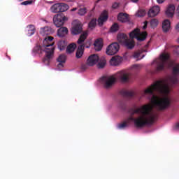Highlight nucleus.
<instances>
[{
	"label": "nucleus",
	"instance_id": "nucleus-29",
	"mask_svg": "<svg viewBox=\"0 0 179 179\" xmlns=\"http://www.w3.org/2000/svg\"><path fill=\"white\" fill-rule=\"evenodd\" d=\"M34 52L36 54H41L43 51L45 52V46L43 45V46H36L33 50Z\"/></svg>",
	"mask_w": 179,
	"mask_h": 179
},
{
	"label": "nucleus",
	"instance_id": "nucleus-8",
	"mask_svg": "<svg viewBox=\"0 0 179 179\" xmlns=\"http://www.w3.org/2000/svg\"><path fill=\"white\" fill-rule=\"evenodd\" d=\"M68 20V17L64 13H59L54 16L53 22L56 27H61Z\"/></svg>",
	"mask_w": 179,
	"mask_h": 179
},
{
	"label": "nucleus",
	"instance_id": "nucleus-9",
	"mask_svg": "<svg viewBox=\"0 0 179 179\" xmlns=\"http://www.w3.org/2000/svg\"><path fill=\"white\" fill-rule=\"evenodd\" d=\"M118 51H120V44H118L117 42L110 43L106 48L107 55H115Z\"/></svg>",
	"mask_w": 179,
	"mask_h": 179
},
{
	"label": "nucleus",
	"instance_id": "nucleus-14",
	"mask_svg": "<svg viewBox=\"0 0 179 179\" xmlns=\"http://www.w3.org/2000/svg\"><path fill=\"white\" fill-rule=\"evenodd\" d=\"M129 38H128V35L124 33H119L117 34V41L120 44L123 45Z\"/></svg>",
	"mask_w": 179,
	"mask_h": 179
},
{
	"label": "nucleus",
	"instance_id": "nucleus-50",
	"mask_svg": "<svg viewBox=\"0 0 179 179\" xmlns=\"http://www.w3.org/2000/svg\"><path fill=\"white\" fill-rule=\"evenodd\" d=\"M177 1H179V0H177Z\"/></svg>",
	"mask_w": 179,
	"mask_h": 179
},
{
	"label": "nucleus",
	"instance_id": "nucleus-17",
	"mask_svg": "<svg viewBox=\"0 0 179 179\" xmlns=\"http://www.w3.org/2000/svg\"><path fill=\"white\" fill-rule=\"evenodd\" d=\"M66 62V55H60L57 58V62H59L57 65V68L61 69V68H64V64Z\"/></svg>",
	"mask_w": 179,
	"mask_h": 179
},
{
	"label": "nucleus",
	"instance_id": "nucleus-21",
	"mask_svg": "<svg viewBox=\"0 0 179 179\" xmlns=\"http://www.w3.org/2000/svg\"><path fill=\"white\" fill-rule=\"evenodd\" d=\"M95 51H101V48H103V39L98 38L95 41L94 43Z\"/></svg>",
	"mask_w": 179,
	"mask_h": 179
},
{
	"label": "nucleus",
	"instance_id": "nucleus-40",
	"mask_svg": "<svg viewBox=\"0 0 179 179\" xmlns=\"http://www.w3.org/2000/svg\"><path fill=\"white\" fill-rule=\"evenodd\" d=\"M118 6H119L118 3H114L113 4V6H112V8H113V9H117V8H118Z\"/></svg>",
	"mask_w": 179,
	"mask_h": 179
},
{
	"label": "nucleus",
	"instance_id": "nucleus-22",
	"mask_svg": "<svg viewBox=\"0 0 179 179\" xmlns=\"http://www.w3.org/2000/svg\"><path fill=\"white\" fill-rule=\"evenodd\" d=\"M40 33L42 36H50V34H52V30L50 27H45L41 29Z\"/></svg>",
	"mask_w": 179,
	"mask_h": 179
},
{
	"label": "nucleus",
	"instance_id": "nucleus-3",
	"mask_svg": "<svg viewBox=\"0 0 179 179\" xmlns=\"http://www.w3.org/2000/svg\"><path fill=\"white\" fill-rule=\"evenodd\" d=\"M116 78L114 76H105L100 78L101 83L103 85L105 89H110L117 82V79L123 83H126L129 80L130 74L128 71L122 70L119 71L116 75Z\"/></svg>",
	"mask_w": 179,
	"mask_h": 179
},
{
	"label": "nucleus",
	"instance_id": "nucleus-26",
	"mask_svg": "<svg viewBox=\"0 0 179 179\" xmlns=\"http://www.w3.org/2000/svg\"><path fill=\"white\" fill-rule=\"evenodd\" d=\"M75 50H76V44L73 43H70L66 48V52L67 54H72V52H73Z\"/></svg>",
	"mask_w": 179,
	"mask_h": 179
},
{
	"label": "nucleus",
	"instance_id": "nucleus-41",
	"mask_svg": "<svg viewBox=\"0 0 179 179\" xmlns=\"http://www.w3.org/2000/svg\"><path fill=\"white\" fill-rule=\"evenodd\" d=\"M148 21H145V22H144V26L143 27V30H145V29L148 27Z\"/></svg>",
	"mask_w": 179,
	"mask_h": 179
},
{
	"label": "nucleus",
	"instance_id": "nucleus-34",
	"mask_svg": "<svg viewBox=\"0 0 179 179\" xmlns=\"http://www.w3.org/2000/svg\"><path fill=\"white\" fill-rule=\"evenodd\" d=\"M86 13H87V9L85 7L80 8L78 10V15H80V16H85V15H86Z\"/></svg>",
	"mask_w": 179,
	"mask_h": 179
},
{
	"label": "nucleus",
	"instance_id": "nucleus-6",
	"mask_svg": "<svg viewBox=\"0 0 179 179\" xmlns=\"http://www.w3.org/2000/svg\"><path fill=\"white\" fill-rule=\"evenodd\" d=\"M129 37L130 38H136L138 41H145L148 37V33L146 31L141 33L139 29L136 28L129 33Z\"/></svg>",
	"mask_w": 179,
	"mask_h": 179
},
{
	"label": "nucleus",
	"instance_id": "nucleus-7",
	"mask_svg": "<svg viewBox=\"0 0 179 179\" xmlns=\"http://www.w3.org/2000/svg\"><path fill=\"white\" fill-rule=\"evenodd\" d=\"M69 9V6L64 3H59L51 6L50 10L53 13H62Z\"/></svg>",
	"mask_w": 179,
	"mask_h": 179
},
{
	"label": "nucleus",
	"instance_id": "nucleus-24",
	"mask_svg": "<svg viewBox=\"0 0 179 179\" xmlns=\"http://www.w3.org/2000/svg\"><path fill=\"white\" fill-rule=\"evenodd\" d=\"M83 52H85V49H83V45H79L76 52V58H78V59H79L80 58H82L83 55Z\"/></svg>",
	"mask_w": 179,
	"mask_h": 179
},
{
	"label": "nucleus",
	"instance_id": "nucleus-20",
	"mask_svg": "<svg viewBox=\"0 0 179 179\" xmlns=\"http://www.w3.org/2000/svg\"><path fill=\"white\" fill-rule=\"evenodd\" d=\"M176 10V6L174 5H169L166 10V15L168 17H173L174 16V11Z\"/></svg>",
	"mask_w": 179,
	"mask_h": 179
},
{
	"label": "nucleus",
	"instance_id": "nucleus-5",
	"mask_svg": "<svg viewBox=\"0 0 179 179\" xmlns=\"http://www.w3.org/2000/svg\"><path fill=\"white\" fill-rule=\"evenodd\" d=\"M169 58L170 56L169 54L163 53L160 55L159 59L154 61V64H157L155 73H157V72H162V71H164L166 65H167L168 68H171L173 66L174 62L172 61H169Z\"/></svg>",
	"mask_w": 179,
	"mask_h": 179
},
{
	"label": "nucleus",
	"instance_id": "nucleus-39",
	"mask_svg": "<svg viewBox=\"0 0 179 179\" xmlns=\"http://www.w3.org/2000/svg\"><path fill=\"white\" fill-rule=\"evenodd\" d=\"M87 68H89V64H87V63L86 64H82L81 66L82 71H86Z\"/></svg>",
	"mask_w": 179,
	"mask_h": 179
},
{
	"label": "nucleus",
	"instance_id": "nucleus-11",
	"mask_svg": "<svg viewBox=\"0 0 179 179\" xmlns=\"http://www.w3.org/2000/svg\"><path fill=\"white\" fill-rule=\"evenodd\" d=\"M99 55L94 54L91 55L87 59V64L89 65V66H93L94 65H96L97 62H99Z\"/></svg>",
	"mask_w": 179,
	"mask_h": 179
},
{
	"label": "nucleus",
	"instance_id": "nucleus-27",
	"mask_svg": "<svg viewBox=\"0 0 179 179\" xmlns=\"http://www.w3.org/2000/svg\"><path fill=\"white\" fill-rule=\"evenodd\" d=\"M120 94H122V96H123V97H134V92L132 91L122 90L120 92Z\"/></svg>",
	"mask_w": 179,
	"mask_h": 179
},
{
	"label": "nucleus",
	"instance_id": "nucleus-35",
	"mask_svg": "<svg viewBox=\"0 0 179 179\" xmlns=\"http://www.w3.org/2000/svg\"><path fill=\"white\" fill-rule=\"evenodd\" d=\"M120 29V26H118L117 23H114L110 27V31L115 33V31H118Z\"/></svg>",
	"mask_w": 179,
	"mask_h": 179
},
{
	"label": "nucleus",
	"instance_id": "nucleus-15",
	"mask_svg": "<svg viewBox=\"0 0 179 179\" xmlns=\"http://www.w3.org/2000/svg\"><path fill=\"white\" fill-rule=\"evenodd\" d=\"M117 20L122 23H127L129 22V16L127 13H120L117 15Z\"/></svg>",
	"mask_w": 179,
	"mask_h": 179
},
{
	"label": "nucleus",
	"instance_id": "nucleus-36",
	"mask_svg": "<svg viewBox=\"0 0 179 179\" xmlns=\"http://www.w3.org/2000/svg\"><path fill=\"white\" fill-rule=\"evenodd\" d=\"M146 15V11L145 10H138L136 13V16L138 17H143Z\"/></svg>",
	"mask_w": 179,
	"mask_h": 179
},
{
	"label": "nucleus",
	"instance_id": "nucleus-28",
	"mask_svg": "<svg viewBox=\"0 0 179 179\" xmlns=\"http://www.w3.org/2000/svg\"><path fill=\"white\" fill-rule=\"evenodd\" d=\"M66 45H68V43L65 41H60L57 43V47L60 51H64L66 48Z\"/></svg>",
	"mask_w": 179,
	"mask_h": 179
},
{
	"label": "nucleus",
	"instance_id": "nucleus-30",
	"mask_svg": "<svg viewBox=\"0 0 179 179\" xmlns=\"http://www.w3.org/2000/svg\"><path fill=\"white\" fill-rule=\"evenodd\" d=\"M28 29V34L27 36L29 37H30L31 36H33V34H34V33H36V27H34V25H29L27 27Z\"/></svg>",
	"mask_w": 179,
	"mask_h": 179
},
{
	"label": "nucleus",
	"instance_id": "nucleus-51",
	"mask_svg": "<svg viewBox=\"0 0 179 179\" xmlns=\"http://www.w3.org/2000/svg\"><path fill=\"white\" fill-rule=\"evenodd\" d=\"M177 1H179V0H177Z\"/></svg>",
	"mask_w": 179,
	"mask_h": 179
},
{
	"label": "nucleus",
	"instance_id": "nucleus-42",
	"mask_svg": "<svg viewBox=\"0 0 179 179\" xmlns=\"http://www.w3.org/2000/svg\"><path fill=\"white\" fill-rule=\"evenodd\" d=\"M120 108L122 110H126L127 106H125V105H120Z\"/></svg>",
	"mask_w": 179,
	"mask_h": 179
},
{
	"label": "nucleus",
	"instance_id": "nucleus-31",
	"mask_svg": "<svg viewBox=\"0 0 179 179\" xmlns=\"http://www.w3.org/2000/svg\"><path fill=\"white\" fill-rule=\"evenodd\" d=\"M96 24H97V19L93 18L89 22L88 26L90 29H94V27H96Z\"/></svg>",
	"mask_w": 179,
	"mask_h": 179
},
{
	"label": "nucleus",
	"instance_id": "nucleus-18",
	"mask_svg": "<svg viewBox=\"0 0 179 179\" xmlns=\"http://www.w3.org/2000/svg\"><path fill=\"white\" fill-rule=\"evenodd\" d=\"M83 29L82 28V25L80 24H76L72 29L71 32L73 34H80L82 33Z\"/></svg>",
	"mask_w": 179,
	"mask_h": 179
},
{
	"label": "nucleus",
	"instance_id": "nucleus-49",
	"mask_svg": "<svg viewBox=\"0 0 179 179\" xmlns=\"http://www.w3.org/2000/svg\"><path fill=\"white\" fill-rule=\"evenodd\" d=\"M145 57V55H143L142 58H143Z\"/></svg>",
	"mask_w": 179,
	"mask_h": 179
},
{
	"label": "nucleus",
	"instance_id": "nucleus-12",
	"mask_svg": "<svg viewBox=\"0 0 179 179\" xmlns=\"http://www.w3.org/2000/svg\"><path fill=\"white\" fill-rule=\"evenodd\" d=\"M108 19V13L107 12V10H103L97 20L99 26H103V24H104V22H107Z\"/></svg>",
	"mask_w": 179,
	"mask_h": 179
},
{
	"label": "nucleus",
	"instance_id": "nucleus-16",
	"mask_svg": "<svg viewBox=\"0 0 179 179\" xmlns=\"http://www.w3.org/2000/svg\"><path fill=\"white\" fill-rule=\"evenodd\" d=\"M121 62H122V57L120 56L113 57L110 60V64L113 66H117V65L121 64Z\"/></svg>",
	"mask_w": 179,
	"mask_h": 179
},
{
	"label": "nucleus",
	"instance_id": "nucleus-10",
	"mask_svg": "<svg viewBox=\"0 0 179 179\" xmlns=\"http://www.w3.org/2000/svg\"><path fill=\"white\" fill-rule=\"evenodd\" d=\"M87 38V32H83L79 37L77 43L80 45H83V50L85 48H90V41H86L85 43V40Z\"/></svg>",
	"mask_w": 179,
	"mask_h": 179
},
{
	"label": "nucleus",
	"instance_id": "nucleus-13",
	"mask_svg": "<svg viewBox=\"0 0 179 179\" xmlns=\"http://www.w3.org/2000/svg\"><path fill=\"white\" fill-rule=\"evenodd\" d=\"M159 12L160 7L158 6H155L149 10L148 15L149 17H155V16H157V15H159Z\"/></svg>",
	"mask_w": 179,
	"mask_h": 179
},
{
	"label": "nucleus",
	"instance_id": "nucleus-46",
	"mask_svg": "<svg viewBox=\"0 0 179 179\" xmlns=\"http://www.w3.org/2000/svg\"><path fill=\"white\" fill-rule=\"evenodd\" d=\"M138 64H135V65L134 66V68H138Z\"/></svg>",
	"mask_w": 179,
	"mask_h": 179
},
{
	"label": "nucleus",
	"instance_id": "nucleus-44",
	"mask_svg": "<svg viewBox=\"0 0 179 179\" xmlns=\"http://www.w3.org/2000/svg\"><path fill=\"white\" fill-rule=\"evenodd\" d=\"M175 129H179V122L176 124Z\"/></svg>",
	"mask_w": 179,
	"mask_h": 179
},
{
	"label": "nucleus",
	"instance_id": "nucleus-43",
	"mask_svg": "<svg viewBox=\"0 0 179 179\" xmlns=\"http://www.w3.org/2000/svg\"><path fill=\"white\" fill-rule=\"evenodd\" d=\"M164 1H166V0H157V2L158 3H163V2H164Z\"/></svg>",
	"mask_w": 179,
	"mask_h": 179
},
{
	"label": "nucleus",
	"instance_id": "nucleus-38",
	"mask_svg": "<svg viewBox=\"0 0 179 179\" xmlns=\"http://www.w3.org/2000/svg\"><path fill=\"white\" fill-rule=\"evenodd\" d=\"M33 3V1L27 0L21 3V5H24L27 6V5H31Z\"/></svg>",
	"mask_w": 179,
	"mask_h": 179
},
{
	"label": "nucleus",
	"instance_id": "nucleus-48",
	"mask_svg": "<svg viewBox=\"0 0 179 179\" xmlns=\"http://www.w3.org/2000/svg\"><path fill=\"white\" fill-rule=\"evenodd\" d=\"M71 10H73V12H74V10H76V8H73Z\"/></svg>",
	"mask_w": 179,
	"mask_h": 179
},
{
	"label": "nucleus",
	"instance_id": "nucleus-19",
	"mask_svg": "<svg viewBox=\"0 0 179 179\" xmlns=\"http://www.w3.org/2000/svg\"><path fill=\"white\" fill-rule=\"evenodd\" d=\"M170 29H171V23L170 22V20H164L162 22V29L164 33H167Z\"/></svg>",
	"mask_w": 179,
	"mask_h": 179
},
{
	"label": "nucleus",
	"instance_id": "nucleus-45",
	"mask_svg": "<svg viewBox=\"0 0 179 179\" xmlns=\"http://www.w3.org/2000/svg\"><path fill=\"white\" fill-rule=\"evenodd\" d=\"M131 2H134V3H136L139 0H131Z\"/></svg>",
	"mask_w": 179,
	"mask_h": 179
},
{
	"label": "nucleus",
	"instance_id": "nucleus-25",
	"mask_svg": "<svg viewBox=\"0 0 179 179\" xmlns=\"http://www.w3.org/2000/svg\"><path fill=\"white\" fill-rule=\"evenodd\" d=\"M123 45L128 50H132L135 47V41L132 39H129Z\"/></svg>",
	"mask_w": 179,
	"mask_h": 179
},
{
	"label": "nucleus",
	"instance_id": "nucleus-1",
	"mask_svg": "<svg viewBox=\"0 0 179 179\" xmlns=\"http://www.w3.org/2000/svg\"><path fill=\"white\" fill-rule=\"evenodd\" d=\"M179 63L172 69V76L169 80H158L147 88L143 96H151V103L157 111H164L171 106V99L167 96L170 93L169 86L178 85Z\"/></svg>",
	"mask_w": 179,
	"mask_h": 179
},
{
	"label": "nucleus",
	"instance_id": "nucleus-4",
	"mask_svg": "<svg viewBox=\"0 0 179 179\" xmlns=\"http://www.w3.org/2000/svg\"><path fill=\"white\" fill-rule=\"evenodd\" d=\"M54 37L48 36L43 40V45L45 46V57L43 58V61L45 65H50L51 59L54 57Z\"/></svg>",
	"mask_w": 179,
	"mask_h": 179
},
{
	"label": "nucleus",
	"instance_id": "nucleus-23",
	"mask_svg": "<svg viewBox=\"0 0 179 179\" xmlns=\"http://www.w3.org/2000/svg\"><path fill=\"white\" fill-rule=\"evenodd\" d=\"M66 34H68V28L66 27H60L57 30V36H59V37H65Z\"/></svg>",
	"mask_w": 179,
	"mask_h": 179
},
{
	"label": "nucleus",
	"instance_id": "nucleus-2",
	"mask_svg": "<svg viewBox=\"0 0 179 179\" xmlns=\"http://www.w3.org/2000/svg\"><path fill=\"white\" fill-rule=\"evenodd\" d=\"M130 116L126 121L117 125L119 129L127 128L129 124L134 122L136 128H143L145 125H152L157 120L159 115L153 112V108L149 104L140 108H130L128 110Z\"/></svg>",
	"mask_w": 179,
	"mask_h": 179
},
{
	"label": "nucleus",
	"instance_id": "nucleus-47",
	"mask_svg": "<svg viewBox=\"0 0 179 179\" xmlns=\"http://www.w3.org/2000/svg\"><path fill=\"white\" fill-rule=\"evenodd\" d=\"M176 29H179V24L176 25Z\"/></svg>",
	"mask_w": 179,
	"mask_h": 179
},
{
	"label": "nucleus",
	"instance_id": "nucleus-32",
	"mask_svg": "<svg viewBox=\"0 0 179 179\" xmlns=\"http://www.w3.org/2000/svg\"><path fill=\"white\" fill-rule=\"evenodd\" d=\"M106 64H107V61L106 60V59H104V57H103L98 63V68H99L100 69L104 68V66H106Z\"/></svg>",
	"mask_w": 179,
	"mask_h": 179
},
{
	"label": "nucleus",
	"instance_id": "nucleus-33",
	"mask_svg": "<svg viewBox=\"0 0 179 179\" xmlns=\"http://www.w3.org/2000/svg\"><path fill=\"white\" fill-rule=\"evenodd\" d=\"M150 24L152 29H155V27H157V24H159V21L157 19H152L150 22Z\"/></svg>",
	"mask_w": 179,
	"mask_h": 179
},
{
	"label": "nucleus",
	"instance_id": "nucleus-37",
	"mask_svg": "<svg viewBox=\"0 0 179 179\" xmlns=\"http://www.w3.org/2000/svg\"><path fill=\"white\" fill-rule=\"evenodd\" d=\"M143 52V50H138L136 52H134L133 57L134 58H139V56L141 55V54H142Z\"/></svg>",
	"mask_w": 179,
	"mask_h": 179
}]
</instances>
